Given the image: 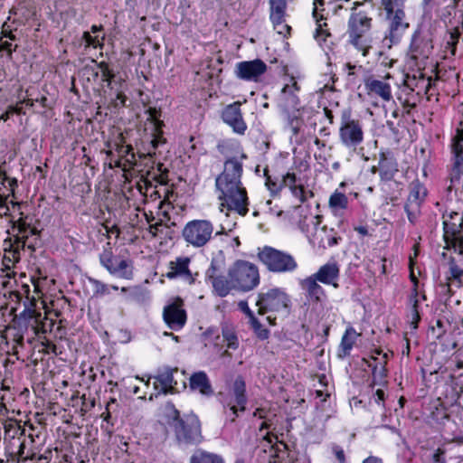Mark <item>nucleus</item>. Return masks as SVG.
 <instances>
[{
	"label": "nucleus",
	"instance_id": "4d7b16f0",
	"mask_svg": "<svg viewBox=\"0 0 463 463\" xmlns=\"http://www.w3.org/2000/svg\"><path fill=\"white\" fill-rule=\"evenodd\" d=\"M292 194L299 199L301 203H304L307 200L306 197V191L302 184H298L297 186H294L292 189H290Z\"/></svg>",
	"mask_w": 463,
	"mask_h": 463
},
{
	"label": "nucleus",
	"instance_id": "f704fd0d",
	"mask_svg": "<svg viewBox=\"0 0 463 463\" xmlns=\"http://www.w3.org/2000/svg\"><path fill=\"white\" fill-rule=\"evenodd\" d=\"M190 463H224V461L217 454L197 450L191 456Z\"/></svg>",
	"mask_w": 463,
	"mask_h": 463
},
{
	"label": "nucleus",
	"instance_id": "cd10ccee",
	"mask_svg": "<svg viewBox=\"0 0 463 463\" xmlns=\"http://www.w3.org/2000/svg\"><path fill=\"white\" fill-rule=\"evenodd\" d=\"M430 85V79L426 78L423 73H420L418 77L407 75L404 80V88L409 91L417 90V95H420L421 91L427 93Z\"/></svg>",
	"mask_w": 463,
	"mask_h": 463
},
{
	"label": "nucleus",
	"instance_id": "bb28decb",
	"mask_svg": "<svg viewBox=\"0 0 463 463\" xmlns=\"http://www.w3.org/2000/svg\"><path fill=\"white\" fill-rule=\"evenodd\" d=\"M364 87L368 94H375L384 101H390L392 98L391 86L383 80L367 78L364 80Z\"/></svg>",
	"mask_w": 463,
	"mask_h": 463
},
{
	"label": "nucleus",
	"instance_id": "b1692460",
	"mask_svg": "<svg viewBox=\"0 0 463 463\" xmlns=\"http://www.w3.org/2000/svg\"><path fill=\"white\" fill-rule=\"evenodd\" d=\"M189 387L192 391H198L202 395L211 397L213 389L207 373L203 371L194 373L189 378Z\"/></svg>",
	"mask_w": 463,
	"mask_h": 463
},
{
	"label": "nucleus",
	"instance_id": "f3484780",
	"mask_svg": "<svg viewBox=\"0 0 463 463\" xmlns=\"http://www.w3.org/2000/svg\"><path fill=\"white\" fill-rule=\"evenodd\" d=\"M269 18L273 24L274 29L278 33L284 36L289 34L291 27L285 22L287 0H269Z\"/></svg>",
	"mask_w": 463,
	"mask_h": 463
},
{
	"label": "nucleus",
	"instance_id": "f8f14e48",
	"mask_svg": "<svg viewBox=\"0 0 463 463\" xmlns=\"http://www.w3.org/2000/svg\"><path fill=\"white\" fill-rule=\"evenodd\" d=\"M409 190L404 210L410 222L414 223L420 214L421 203L427 195V189L418 179H415L410 184Z\"/></svg>",
	"mask_w": 463,
	"mask_h": 463
},
{
	"label": "nucleus",
	"instance_id": "e2e57ef3",
	"mask_svg": "<svg viewBox=\"0 0 463 463\" xmlns=\"http://www.w3.org/2000/svg\"><path fill=\"white\" fill-rule=\"evenodd\" d=\"M333 451L339 463H345V456L343 449L339 446H334Z\"/></svg>",
	"mask_w": 463,
	"mask_h": 463
},
{
	"label": "nucleus",
	"instance_id": "a18cd8bd",
	"mask_svg": "<svg viewBox=\"0 0 463 463\" xmlns=\"http://www.w3.org/2000/svg\"><path fill=\"white\" fill-rule=\"evenodd\" d=\"M90 282L94 287V295L103 296L109 293V288L105 283L95 279H90Z\"/></svg>",
	"mask_w": 463,
	"mask_h": 463
},
{
	"label": "nucleus",
	"instance_id": "0eeeda50",
	"mask_svg": "<svg viewBox=\"0 0 463 463\" xmlns=\"http://www.w3.org/2000/svg\"><path fill=\"white\" fill-rule=\"evenodd\" d=\"M258 314L264 315L269 312L288 313L290 309V298L281 288H274L267 292L258 294L256 300Z\"/></svg>",
	"mask_w": 463,
	"mask_h": 463
},
{
	"label": "nucleus",
	"instance_id": "864d4df0",
	"mask_svg": "<svg viewBox=\"0 0 463 463\" xmlns=\"http://www.w3.org/2000/svg\"><path fill=\"white\" fill-rule=\"evenodd\" d=\"M82 39L84 40L86 46H92L94 48H97L102 45L99 43V37L92 36L89 32L83 33Z\"/></svg>",
	"mask_w": 463,
	"mask_h": 463
},
{
	"label": "nucleus",
	"instance_id": "dca6fc26",
	"mask_svg": "<svg viewBox=\"0 0 463 463\" xmlns=\"http://www.w3.org/2000/svg\"><path fill=\"white\" fill-rule=\"evenodd\" d=\"M177 372V367H170L168 365L157 369V374L154 376L156 380L154 383V389L157 391L156 396L160 394L166 395L176 392L177 382L174 378V373Z\"/></svg>",
	"mask_w": 463,
	"mask_h": 463
},
{
	"label": "nucleus",
	"instance_id": "774afa93",
	"mask_svg": "<svg viewBox=\"0 0 463 463\" xmlns=\"http://www.w3.org/2000/svg\"><path fill=\"white\" fill-rule=\"evenodd\" d=\"M363 463H383V461L377 457L370 456L365 458Z\"/></svg>",
	"mask_w": 463,
	"mask_h": 463
},
{
	"label": "nucleus",
	"instance_id": "c9c22d12",
	"mask_svg": "<svg viewBox=\"0 0 463 463\" xmlns=\"http://www.w3.org/2000/svg\"><path fill=\"white\" fill-rule=\"evenodd\" d=\"M217 396L220 402L222 404L224 413L227 417H230L232 422H234L239 416L238 412L241 411L240 407L232 401H228V397L222 392H219Z\"/></svg>",
	"mask_w": 463,
	"mask_h": 463
},
{
	"label": "nucleus",
	"instance_id": "c03bdc74",
	"mask_svg": "<svg viewBox=\"0 0 463 463\" xmlns=\"http://www.w3.org/2000/svg\"><path fill=\"white\" fill-rule=\"evenodd\" d=\"M146 112L148 114V119L154 123V128L160 130L164 126V122L158 119L160 111L156 108H149Z\"/></svg>",
	"mask_w": 463,
	"mask_h": 463
},
{
	"label": "nucleus",
	"instance_id": "5701e85b",
	"mask_svg": "<svg viewBox=\"0 0 463 463\" xmlns=\"http://www.w3.org/2000/svg\"><path fill=\"white\" fill-rule=\"evenodd\" d=\"M339 272L338 264L335 261H330L321 266L312 276L323 284L333 285L335 288H338L336 280L339 278Z\"/></svg>",
	"mask_w": 463,
	"mask_h": 463
},
{
	"label": "nucleus",
	"instance_id": "49530a36",
	"mask_svg": "<svg viewBox=\"0 0 463 463\" xmlns=\"http://www.w3.org/2000/svg\"><path fill=\"white\" fill-rule=\"evenodd\" d=\"M265 175H266V185L268 186V189L271 192V194H275L279 193L283 188V184H280V183H278L271 179V177L268 175L267 170H265Z\"/></svg>",
	"mask_w": 463,
	"mask_h": 463
},
{
	"label": "nucleus",
	"instance_id": "9b49d317",
	"mask_svg": "<svg viewBox=\"0 0 463 463\" xmlns=\"http://www.w3.org/2000/svg\"><path fill=\"white\" fill-rule=\"evenodd\" d=\"M452 165L449 170L450 185H461L463 189V128L457 130L451 145Z\"/></svg>",
	"mask_w": 463,
	"mask_h": 463
},
{
	"label": "nucleus",
	"instance_id": "4468645a",
	"mask_svg": "<svg viewBox=\"0 0 463 463\" xmlns=\"http://www.w3.org/2000/svg\"><path fill=\"white\" fill-rule=\"evenodd\" d=\"M183 307L184 300L177 297L171 304L164 307L163 318L169 328L179 330L185 325L187 315Z\"/></svg>",
	"mask_w": 463,
	"mask_h": 463
},
{
	"label": "nucleus",
	"instance_id": "aec40b11",
	"mask_svg": "<svg viewBox=\"0 0 463 463\" xmlns=\"http://www.w3.org/2000/svg\"><path fill=\"white\" fill-rule=\"evenodd\" d=\"M443 219V230H444V241L449 245L451 241H455L457 236L459 234L462 229L463 223V213L460 214L458 212L447 211L442 214Z\"/></svg>",
	"mask_w": 463,
	"mask_h": 463
},
{
	"label": "nucleus",
	"instance_id": "a878e982",
	"mask_svg": "<svg viewBox=\"0 0 463 463\" xmlns=\"http://www.w3.org/2000/svg\"><path fill=\"white\" fill-rule=\"evenodd\" d=\"M317 281L318 279L314 276H310L300 282L301 288L306 291L308 299L316 304L321 302L325 297V290Z\"/></svg>",
	"mask_w": 463,
	"mask_h": 463
},
{
	"label": "nucleus",
	"instance_id": "09e8293b",
	"mask_svg": "<svg viewBox=\"0 0 463 463\" xmlns=\"http://www.w3.org/2000/svg\"><path fill=\"white\" fill-rule=\"evenodd\" d=\"M165 139L163 137L162 128H160V130L154 128L153 138L150 142L152 148L154 150H156L160 144L165 143Z\"/></svg>",
	"mask_w": 463,
	"mask_h": 463
},
{
	"label": "nucleus",
	"instance_id": "7c9ffc66",
	"mask_svg": "<svg viewBox=\"0 0 463 463\" xmlns=\"http://www.w3.org/2000/svg\"><path fill=\"white\" fill-rule=\"evenodd\" d=\"M4 244L6 247L5 248V253L3 257V265L5 269L9 270L12 269L14 262L20 260V253L18 249H14V244L10 238L5 239Z\"/></svg>",
	"mask_w": 463,
	"mask_h": 463
},
{
	"label": "nucleus",
	"instance_id": "f03ea898",
	"mask_svg": "<svg viewBox=\"0 0 463 463\" xmlns=\"http://www.w3.org/2000/svg\"><path fill=\"white\" fill-rule=\"evenodd\" d=\"M165 417L178 445L196 446L203 440L202 423L195 413L181 415L174 403L168 402L165 406Z\"/></svg>",
	"mask_w": 463,
	"mask_h": 463
},
{
	"label": "nucleus",
	"instance_id": "680f3d73",
	"mask_svg": "<svg viewBox=\"0 0 463 463\" xmlns=\"http://www.w3.org/2000/svg\"><path fill=\"white\" fill-rule=\"evenodd\" d=\"M119 153H121L124 156H130V159L128 158L126 161L128 163H131L132 160H135V154L133 152V147L131 146H122L119 150Z\"/></svg>",
	"mask_w": 463,
	"mask_h": 463
},
{
	"label": "nucleus",
	"instance_id": "20e7f679",
	"mask_svg": "<svg viewBox=\"0 0 463 463\" xmlns=\"http://www.w3.org/2000/svg\"><path fill=\"white\" fill-rule=\"evenodd\" d=\"M234 289L250 291L260 284V274L256 265L239 260L228 270Z\"/></svg>",
	"mask_w": 463,
	"mask_h": 463
},
{
	"label": "nucleus",
	"instance_id": "c85d7f7f",
	"mask_svg": "<svg viewBox=\"0 0 463 463\" xmlns=\"http://www.w3.org/2000/svg\"><path fill=\"white\" fill-rule=\"evenodd\" d=\"M411 279L413 282V288L411 290V294L410 297V302L411 304V326L413 329L418 328V324L420 320V316L419 312V299H418V283L419 280L414 276L413 272H411Z\"/></svg>",
	"mask_w": 463,
	"mask_h": 463
},
{
	"label": "nucleus",
	"instance_id": "6e6552de",
	"mask_svg": "<svg viewBox=\"0 0 463 463\" xmlns=\"http://www.w3.org/2000/svg\"><path fill=\"white\" fill-rule=\"evenodd\" d=\"M213 225L208 220H193L183 229L182 236L184 241L194 247L204 246L213 236Z\"/></svg>",
	"mask_w": 463,
	"mask_h": 463
},
{
	"label": "nucleus",
	"instance_id": "37998d69",
	"mask_svg": "<svg viewBox=\"0 0 463 463\" xmlns=\"http://www.w3.org/2000/svg\"><path fill=\"white\" fill-rule=\"evenodd\" d=\"M460 37V32L458 28H455L449 33V40L447 42V48L450 49V52L452 55L456 54L457 44L458 43Z\"/></svg>",
	"mask_w": 463,
	"mask_h": 463
},
{
	"label": "nucleus",
	"instance_id": "1a4fd4ad",
	"mask_svg": "<svg viewBox=\"0 0 463 463\" xmlns=\"http://www.w3.org/2000/svg\"><path fill=\"white\" fill-rule=\"evenodd\" d=\"M43 315L41 312L25 306L24 309L14 318V327L20 335V341L24 339V334L31 328L33 334L40 336L46 333L44 325L42 323Z\"/></svg>",
	"mask_w": 463,
	"mask_h": 463
},
{
	"label": "nucleus",
	"instance_id": "ea45409f",
	"mask_svg": "<svg viewBox=\"0 0 463 463\" xmlns=\"http://www.w3.org/2000/svg\"><path fill=\"white\" fill-rule=\"evenodd\" d=\"M347 196L340 192L335 191L329 198V206L335 209H345L347 207Z\"/></svg>",
	"mask_w": 463,
	"mask_h": 463
},
{
	"label": "nucleus",
	"instance_id": "6ab92c4d",
	"mask_svg": "<svg viewBox=\"0 0 463 463\" xmlns=\"http://www.w3.org/2000/svg\"><path fill=\"white\" fill-rule=\"evenodd\" d=\"M222 118L235 133L240 135L245 133L247 126L242 118L240 102L226 106L222 110Z\"/></svg>",
	"mask_w": 463,
	"mask_h": 463
},
{
	"label": "nucleus",
	"instance_id": "473e14b6",
	"mask_svg": "<svg viewBox=\"0 0 463 463\" xmlns=\"http://www.w3.org/2000/svg\"><path fill=\"white\" fill-rule=\"evenodd\" d=\"M211 284L213 286V292L221 298L226 297L233 288L232 279H227L224 275L215 278Z\"/></svg>",
	"mask_w": 463,
	"mask_h": 463
},
{
	"label": "nucleus",
	"instance_id": "9d476101",
	"mask_svg": "<svg viewBox=\"0 0 463 463\" xmlns=\"http://www.w3.org/2000/svg\"><path fill=\"white\" fill-rule=\"evenodd\" d=\"M339 137L343 145L347 147H356L363 142L364 132L359 120L351 118V111L345 109L341 115Z\"/></svg>",
	"mask_w": 463,
	"mask_h": 463
},
{
	"label": "nucleus",
	"instance_id": "2f4dec72",
	"mask_svg": "<svg viewBox=\"0 0 463 463\" xmlns=\"http://www.w3.org/2000/svg\"><path fill=\"white\" fill-rule=\"evenodd\" d=\"M387 354H383V363L381 364V368H378L377 364L373 365L369 360H366L365 358L363 359L364 362L367 364L369 367L372 368L373 371V384H380V385H385L387 383L386 381H384V378L387 376Z\"/></svg>",
	"mask_w": 463,
	"mask_h": 463
},
{
	"label": "nucleus",
	"instance_id": "ddd939ff",
	"mask_svg": "<svg viewBox=\"0 0 463 463\" xmlns=\"http://www.w3.org/2000/svg\"><path fill=\"white\" fill-rule=\"evenodd\" d=\"M266 71V63L260 59H255L238 62L234 74L240 80L258 82Z\"/></svg>",
	"mask_w": 463,
	"mask_h": 463
},
{
	"label": "nucleus",
	"instance_id": "13d9d810",
	"mask_svg": "<svg viewBox=\"0 0 463 463\" xmlns=\"http://www.w3.org/2000/svg\"><path fill=\"white\" fill-rule=\"evenodd\" d=\"M238 307L241 312H243L249 318V320L251 319V317H255L254 313L251 311V309L249 307L247 301L241 300L239 302Z\"/></svg>",
	"mask_w": 463,
	"mask_h": 463
},
{
	"label": "nucleus",
	"instance_id": "72a5a7b5",
	"mask_svg": "<svg viewBox=\"0 0 463 463\" xmlns=\"http://www.w3.org/2000/svg\"><path fill=\"white\" fill-rule=\"evenodd\" d=\"M351 335H355V331L352 327L346 329L345 333L342 336L337 354L340 359H344L349 355L350 351L354 346V339L351 337Z\"/></svg>",
	"mask_w": 463,
	"mask_h": 463
},
{
	"label": "nucleus",
	"instance_id": "4be33fe9",
	"mask_svg": "<svg viewBox=\"0 0 463 463\" xmlns=\"http://www.w3.org/2000/svg\"><path fill=\"white\" fill-rule=\"evenodd\" d=\"M228 391L232 396V399L229 401L236 403L240 407L241 411H245L248 396L244 377L242 375H237L228 385Z\"/></svg>",
	"mask_w": 463,
	"mask_h": 463
},
{
	"label": "nucleus",
	"instance_id": "2eb2a0df",
	"mask_svg": "<svg viewBox=\"0 0 463 463\" xmlns=\"http://www.w3.org/2000/svg\"><path fill=\"white\" fill-rule=\"evenodd\" d=\"M100 264L111 274L123 279H130L132 270L129 268V263L127 260H118L113 255L111 249H105L99 254Z\"/></svg>",
	"mask_w": 463,
	"mask_h": 463
},
{
	"label": "nucleus",
	"instance_id": "603ef678",
	"mask_svg": "<svg viewBox=\"0 0 463 463\" xmlns=\"http://www.w3.org/2000/svg\"><path fill=\"white\" fill-rule=\"evenodd\" d=\"M20 214L21 217L16 222H14L13 228H17L19 233L24 234L30 229V224L24 221V218L23 217L24 213H20Z\"/></svg>",
	"mask_w": 463,
	"mask_h": 463
},
{
	"label": "nucleus",
	"instance_id": "4c0bfd02",
	"mask_svg": "<svg viewBox=\"0 0 463 463\" xmlns=\"http://www.w3.org/2000/svg\"><path fill=\"white\" fill-rule=\"evenodd\" d=\"M298 90L297 82H293L292 85H285L281 90V97L287 101L288 106L296 108L298 105V98L295 94V91Z\"/></svg>",
	"mask_w": 463,
	"mask_h": 463
},
{
	"label": "nucleus",
	"instance_id": "5fc2aeb1",
	"mask_svg": "<svg viewBox=\"0 0 463 463\" xmlns=\"http://www.w3.org/2000/svg\"><path fill=\"white\" fill-rule=\"evenodd\" d=\"M101 80L104 82H107V86L110 89H113V82H116V73L112 70H109L103 71L101 74Z\"/></svg>",
	"mask_w": 463,
	"mask_h": 463
},
{
	"label": "nucleus",
	"instance_id": "a211bd4d",
	"mask_svg": "<svg viewBox=\"0 0 463 463\" xmlns=\"http://www.w3.org/2000/svg\"><path fill=\"white\" fill-rule=\"evenodd\" d=\"M433 50L432 38L430 33H424L416 30L411 37L410 52L415 60L428 58Z\"/></svg>",
	"mask_w": 463,
	"mask_h": 463
},
{
	"label": "nucleus",
	"instance_id": "0e129e2a",
	"mask_svg": "<svg viewBox=\"0 0 463 463\" xmlns=\"http://www.w3.org/2000/svg\"><path fill=\"white\" fill-rule=\"evenodd\" d=\"M29 236L26 235L25 233L23 234V236H16L15 239H14V242L18 245V246H21L22 249H24L26 245V242H27V240H28Z\"/></svg>",
	"mask_w": 463,
	"mask_h": 463
},
{
	"label": "nucleus",
	"instance_id": "58836bf2",
	"mask_svg": "<svg viewBox=\"0 0 463 463\" xmlns=\"http://www.w3.org/2000/svg\"><path fill=\"white\" fill-rule=\"evenodd\" d=\"M222 334L223 340L227 342L228 348L237 349L239 346V342L237 335L232 326L227 324H223L222 326Z\"/></svg>",
	"mask_w": 463,
	"mask_h": 463
},
{
	"label": "nucleus",
	"instance_id": "c756f323",
	"mask_svg": "<svg viewBox=\"0 0 463 463\" xmlns=\"http://www.w3.org/2000/svg\"><path fill=\"white\" fill-rule=\"evenodd\" d=\"M225 270V261L222 254L213 257L211 260L210 267L205 272V279L207 281L212 282L215 278L223 275Z\"/></svg>",
	"mask_w": 463,
	"mask_h": 463
},
{
	"label": "nucleus",
	"instance_id": "338daca9",
	"mask_svg": "<svg viewBox=\"0 0 463 463\" xmlns=\"http://www.w3.org/2000/svg\"><path fill=\"white\" fill-rule=\"evenodd\" d=\"M162 225V222H156L155 224H151L149 226V232L152 234L153 237H156L158 232V227Z\"/></svg>",
	"mask_w": 463,
	"mask_h": 463
},
{
	"label": "nucleus",
	"instance_id": "3c124183",
	"mask_svg": "<svg viewBox=\"0 0 463 463\" xmlns=\"http://www.w3.org/2000/svg\"><path fill=\"white\" fill-rule=\"evenodd\" d=\"M297 177L294 173H288L287 175H283L281 181L279 182L280 184H283V187H288L289 189H292L294 186H297L296 184Z\"/></svg>",
	"mask_w": 463,
	"mask_h": 463
},
{
	"label": "nucleus",
	"instance_id": "a19ab883",
	"mask_svg": "<svg viewBox=\"0 0 463 463\" xmlns=\"http://www.w3.org/2000/svg\"><path fill=\"white\" fill-rule=\"evenodd\" d=\"M249 323L259 339L266 340L269 338V331L262 326L256 317H251V319L249 320Z\"/></svg>",
	"mask_w": 463,
	"mask_h": 463
},
{
	"label": "nucleus",
	"instance_id": "052dcab7",
	"mask_svg": "<svg viewBox=\"0 0 463 463\" xmlns=\"http://www.w3.org/2000/svg\"><path fill=\"white\" fill-rule=\"evenodd\" d=\"M17 45H14V48L12 49V43L9 42H4L0 44V52L5 51L7 52L8 58L12 59L13 52H15L17 49Z\"/></svg>",
	"mask_w": 463,
	"mask_h": 463
},
{
	"label": "nucleus",
	"instance_id": "39448f33",
	"mask_svg": "<svg viewBox=\"0 0 463 463\" xmlns=\"http://www.w3.org/2000/svg\"><path fill=\"white\" fill-rule=\"evenodd\" d=\"M400 0H383L384 10L386 11V19L389 22L388 33L385 34L384 40H389L388 47L391 48L392 44L398 43L406 29L409 27V23L405 21V13L399 5Z\"/></svg>",
	"mask_w": 463,
	"mask_h": 463
},
{
	"label": "nucleus",
	"instance_id": "393cba45",
	"mask_svg": "<svg viewBox=\"0 0 463 463\" xmlns=\"http://www.w3.org/2000/svg\"><path fill=\"white\" fill-rule=\"evenodd\" d=\"M398 171L396 159L384 152H381L379 155V175L381 180L383 182L392 180Z\"/></svg>",
	"mask_w": 463,
	"mask_h": 463
},
{
	"label": "nucleus",
	"instance_id": "e433bc0d",
	"mask_svg": "<svg viewBox=\"0 0 463 463\" xmlns=\"http://www.w3.org/2000/svg\"><path fill=\"white\" fill-rule=\"evenodd\" d=\"M317 3L321 5H324V1L323 0H315V8L313 10V16L314 18L316 19V22H317V28L316 30V34H315V37L317 39H320L322 38L323 40L326 39V37L327 36H330V33L325 29V27L327 25L326 22L324 23H321V21L324 19L323 18V15H320L318 14V12H317Z\"/></svg>",
	"mask_w": 463,
	"mask_h": 463
},
{
	"label": "nucleus",
	"instance_id": "bf43d9fd",
	"mask_svg": "<svg viewBox=\"0 0 463 463\" xmlns=\"http://www.w3.org/2000/svg\"><path fill=\"white\" fill-rule=\"evenodd\" d=\"M445 451L442 449H438L432 456L433 463H447L445 459Z\"/></svg>",
	"mask_w": 463,
	"mask_h": 463
},
{
	"label": "nucleus",
	"instance_id": "412c9836",
	"mask_svg": "<svg viewBox=\"0 0 463 463\" xmlns=\"http://www.w3.org/2000/svg\"><path fill=\"white\" fill-rule=\"evenodd\" d=\"M190 258L188 257H178L175 260L169 262V271L165 274L169 279L176 278H182L184 281L189 284L194 282V278L189 269Z\"/></svg>",
	"mask_w": 463,
	"mask_h": 463
},
{
	"label": "nucleus",
	"instance_id": "de8ad7c7",
	"mask_svg": "<svg viewBox=\"0 0 463 463\" xmlns=\"http://www.w3.org/2000/svg\"><path fill=\"white\" fill-rule=\"evenodd\" d=\"M113 405L118 406L117 400L115 398H111L110 401L107 403L106 406V411L101 414V418L104 421L107 423H110L112 426L114 425V422L111 420L112 416L110 412V409Z\"/></svg>",
	"mask_w": 463,
	"mask_h": 463
},
{
	"label": "nucleus",
	"instance_id": "8fccbe9b",
	"mask_svg": "<svg viewBox=\"0 0 463 463\" xmlns=\"http://www.w3.org/2000/svg\"><path fill=\"white\" fill-rule=\"evenodd\" d=\"M453 248L455 251H458L459 254H463V230L461 229L459 234L457 236L455 241H451L448 245Z\"/></svg>",
	"mask_w": 463,
	"mask_h": 463
},
{
	"label": "nucleus",
	"instance_id": "69168bd1",
	"mask_svg": "<svg viewBox=\"0 0 463 463\" xmlns=\"http://www.w3.org/2000/svg\"><path fill=\"white\" fill-rule=\"evenodd\" d=\"M384 398H385L384 392L382 389L376 390V392H375V398H374L375 402H377L379 404L380 402H383L384 401Z\"/></svg>",
	"mask_w": 463,
	"mask_h": 463
},
{
	"label": "nucleus",
	"instance_id": "6e6d98bb",
	"mask_svg": "<svg viewBox=\"0 0 463 463\" xmlns=\"http://www.w3.org/2000/svg\"><path fill=\"white\" fill-rule=\"evenodd\" d=\"M449 273L453 279H460L463 275V269L455 262L454 259L449 260Z\"/></svg>",
	"mask_w": 463,
	"mask_h": 463
},
{
	"label": "nucleus",
	"instance_id": "79ce46f5",
	"mask_svg": "<svg viewBox=\"0 0 463 463\" xmlns=\"http://www.w3.org/2000/svg\"><path fill=\"white\" fill-rule=\"evenodd\" d=\"M301 125L302 119L296 113L288 115L287 127L290 128L294 136H297L299 133Z\"/></svg>",
	"mask_w": 463,
	"mask_h": 463
},
{
	"label": "nucleus",
	"instance_id": "423d86ee",
	"mask_svg": "<svg viewBox=\"0 0 463 463\" xmlns=\"http://www.w3.org/2000/svg\"><path fill=\"white\" fill-rule=\"evenodd\" d=\"M258 258L269 271L275 273L291 272L298 267L293 256L270 246L263 247L259 251Z\"/></svg>",
	"mask_w": 463,
	"mask_h": 463
},
{
	"label": "nucleus",
	"instance_id": "7ed1b4c3",
	"mask_svg": "<svg viewBox=\"0 0 463 463\" xmlns=\"http://www.w3.org/2000/svg\"><path fill=\"white\" fill-rule=\"evenodd\" d=\"M364 4L360 2L354 3L348 20L347 33L349 43L358 51H361L363 56H366L370 46L364 35L371 30L372 18L367 15L366 12L359 9Z\"/></svg>",
	"mask_w": 463,
	"mask_h": 463
},
{
	"label": "nucleus",
	"instance_id": "f257e3e1",
	"mask_svg": "<svg viewBox=\"0 0 463 463\" xmlns=\"http://www.w3.org/2000/svg\"><path fill=\"white\" fill-rule=\"evenodd\" d=\"M246 158L244 153L241 155L240 159L236 156L228 157L224 161L222 173L215 180L216 188L220 192L221 206L241 216H245L249 212L247 191L241 181L243 172L242 160Z\"/></svg>",
	"mask_w": 463,
	"mask_h": 463
}]
</instances>
